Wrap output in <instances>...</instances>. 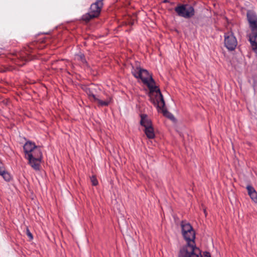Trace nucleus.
<instances>
[{
  "label": "nucleus",
  "instance_id": "1",
  "mask_svg": "<svg viewBox=\"0 0 257 257\" xmlns=\"http://www.w3.org/2000/svg\"><path fill=\"white\" fill-rule=\"evenodd\" d=\"M182 233L187 244L180 250L178 257H202L201 251L195 242V233L192 226L186 221L181 222ZM204 257H211L208 252L204 253Z\"/></svg>",
  "mask_w": 257,
  "mask_h": 257
},
{
  "label": "nucleus",
  "instance_id": "2",
  "mask_svg": "<svg viewBox=\"0 0 257 257\" xmlns=\"http://www.w3.org/2000/svg\"><path fill=\"white\" fill-rule=\"evenodd\" d=\"M133 75L137 78H140L143 83L147 85L149 89V95L150 100H155L156 97L160 99L161 91L157 86L156 85L155 82L153 80L152 75L149 72L140 67L133 68L132 70Z\"/></svg>",
  "mask_w": 257,
  "mask_h": 257
},
{
  "label": "nucleus",
  "instance_id": "3",
  "mask_svg": "<svg viewBox=\"0 0 257 257\" xmlns=\"http://www.w3.org/2000/svg\"><path fill=\"white\" fill-rule=\"evenodd\" d=\"M247 18L251 32L248 34L252 50L257 54V16L252 11L247 12Z\"/></svg>",
  "mask_w": 257,
  "mask_h": 257
},
{
  "label": "nucleus",
  "instance_id": "4",
  "mask_svg": "<svg viewBox=\"0 0 257 257\" xmlns=\"http://www.w3.org/2000/svg\"><path fill=\"white\" fill-rule=\"evenodd\" d=\"M94 86H90L89 87H86L85 91L87 94L90 101L96 103L98 106L102 107L108 106L111 102V97L106 95V97L102 95H96Z\"/></svg>",
  "mask_w": 257,
  "mask_h": 257
},
{
  "label": "nucleus",
  "instance_id": "5",
  "mask_svg": "<svg viewBox=\"0 0 257 257\" xmlns=\"http://www.w3.org/2000/svg\"><path fill=\"white\" fill-rule=\"evenodd\" d=\"M26 158L28 160L29 164L35 170H39L40 163L42 159V153L40 147H37L29 154Z\"/></svg>",
  "mask_w": 257,
  "mask_h": 257
},
{
  "label": "nucleus",
  "instance_id": "6",
  "mask_svg": "<svg viewBox=\"0 0 257 257\" xmlns=\"http://www.w3.org/2000/svg\"><path fill=\"white\" fill-rule=\"evenodd\" d=\"M150 100L157 107L159 112L163 113L165 116L173 121L175 120L173 115L168 112L165 108V101L161 93L160 99L156 97L154 101Z\"/></svg>",
  "mask_w": 257,
  "mask_h": 257
},
{
  "label": "nucleus",
  "instance_id": "7",
  "mask_svg": "<svg viewBox=\"0 0 257 257\" xmlns=\"http://www.w3.org/2000/svg\"><path fill=\"white\" fill-rule=\"evenodd\" d=\"M175 10L179 16L185 18H190L194 15L193 8L188 5L179 6L175 8Z\"/></svg>",
  "mask_w": 257,
  "mask_h": 257
},
{
  "label": "nucleus",
  "instance_id": "8",
  "mask_svg": "<svg viewBox=\"0 0 257 257\" xmlns=\"http://www.w3.org/2000/svg\"><path fill=\"white\" fill-rule=\"evenodd\" d=\"M224 44L227 49L232 51L236 48L237 42L232 32H228L224 35Z\"/></svg>",
  "mask_w": 257,
  "mask_h": 257
},
{
  "label": "nucleus",
  "instance_id": "9",
  "mask_svg": "<svg viewBox=\"0 0 257 257\" xmlns=\"http://www.w3.org/2000/svg\"><path fill=\"white\" fill-rule=\"evenodd\" d=\"M103 3L101 1H97L91 5L89 12L92 17H97L99 15Z\"/></svg>",
  "mask_w": 257,
  "mask_h": 257
},
{
  "label": "nucleus",
  "instance_id": "10",
  "mask_svg": "<svg viewBox=\"0 0 257 257\" xmlns=\"http://www.w3.org/2000/svg\"><path fill=\"white\" fill-rule=\"evenodd\" d=\"M141 118L140 124L145 128L152 125V121L147 115L142 114Z\"/></svg>",
  "mask_w": 257,
  "mask_h": 257
},
{
  "label": "nucleus",
  "instance_id": "11",
  "mask_svg": "<svg viewBox=\"0 0 257 257\" xmlns=\"http://www.w3.org/2000/svg\"><path fill=\"white\" fill-rule=\"evenodd\" d=\"M37 147L38 146H36L34 143H33L31 142H26L24 146V150L25 153V156H27Z\"/></svg>",
  "mask_w": 257,
  "mask_h": 257
},
{
  "label": "nucleus",
  "instance_id": "12",
  "mask_svg": "<svg viewBox=\"0 0 257 257\" xmlns=\"http://www.w3.org/2000/svg\"><path fill=\"white\" fill-rule=\"evenodd\" d=\"M248 194L250 196L251 200L255 203H257V192L253 187L248 185L246 187Z\"/></svg>",
  "mask_w": 257,
  "mask_h": 257
},
{
  "label": "nucleus",
  "instance_id": "13",
  "mask_svg": "<svg viewBox=\"0 0 257 257\" xmlns=\"http://www.w3.org/2000/svg\"><path fill=\"white\" fill-rule=\"evenodd\" d=\"M145 133L148 139H152L155 137L154 129L152 125L147 127L144 130Z\"/></svg>",
  "mask_w": 257,
  "mask_h": 257
},
{
  "label": "nucleus",
  "instance_id": "14",
  "mask_svg": "<svg viewBox=\"0 0 257 257\" xmlns=\"http://www.w3.org/2000/svg\"><path fill=\"white\" fill-rule=\"evenodd\" d=\"M75 59L77 60L81 61V62L83 64H86V61L84 58V56L83 54L80 53L75 56Z\"/></svg>",
  "mask_w": 257,
  "mask_h": 257
},
{
  "label": "nucleus",
  "instance_id": "15",
  "mask_svg": "<svg viewBox=\"0 0 257 257\" xmlns=\"http://www.w3.org/2000/svg\"><path fill=\"white\" fill-rule=\"evenodd\" d=\"M96 18L95 17H92L91 14L89 12L88 13L86 14L85 15H83L82 17V20L87 22L89 21L90 20Z\"/></svg>",
  "mask_w": 257,
  "mask_h": 257
},
{
  "label": "nucleus",
  "instance_id": "16",
  "mask_svg": "<svg viewBox=\"0 0 257 257\" xmlns=\"http://www.w3.org/2000/svg\"><path fill=\"white\" fill-rule=\"evenodd\" d=\"M2 176L6 181H9L11 179L10 174L7 172H5Z\"/></svg>",
  "mask_w": 257,
  "mask_h": 257
},
{
  "label": "nucleus",
  "instance_id": "17",
  "mask_svg": "<svg viewBox=\"0 0 257 257\" xmlns=\"http://www.w3.org/2000/svg\"><path fill=\"white\" fill-rule=\"evenodd\" d=\"M91 181L93 185L96 186L98 184V181L96 178L94 176H92L91 178Z\"/></svg>",
  "mask_w": 257,
  "mask_h": 257
},
{
  "label": "nucleus",
  "instance_id": "18",
  "mask_svg": "<svg viewBox=\"0 0 257 257\" xmlns=\"http://www.w3.org/2000/svg\"><path fill=\"white\" fill-rule=\"evenodd\" d=\"M27 234L31 239H33V235L28 229H27Z\"/></svg>",
  "mask_w": 257,
  "mask_h": 257
},
{
  "label": "nucleus",
  "instance_id": "19",
  "mask_svg": "<svg viewBox=\"0 0 257 257\" xmlns=\"http://www.w3.org/2000/svg\"><path fill=\"white\" fill-rule=\"evenodd\" d=\"M5 172V169L0 166V175L2 176Z\"/></svg>",
  "mask_w": 257,
  "mask_h": 257
},
{
  "label": "nucleus",
  "instance_id": "20",
  "mask_svg": "<svg viewBox=\"0 0 257 257\" xmlns=\"http://www.w3.org/2000/svg\"><path fill=\"white\" fill-rule=\"evenodd\" d=\"M204 212L206 213V211L204 210ZM205 215H206V214H205Z\"/></svg>",
  "mask_w": 257,
  "mask_h": 257
},
{
  "label": "nucleus",
  "instance_id": "21",
  "mask_svg": "<svg viewBox=\"0 0 257 257\" xmlns=\"http://www.w3.org/2000/svg\"><path fill=\"white\" fill-rule=\"evenodd\" d=\"M187 236L189 237V233H187Z\"/></svg>",
  "mask_w": 257,
  "mask_h": 257
}]
</instances>
